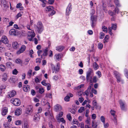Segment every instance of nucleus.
I'll use <instances>...</instances> for the list:
<instances>
[{
	"label": "nucleus",
	"mask_w": 128,
	"mask_h": 128,
	"mask_svg": "<svg viewBox=\"0 0 128 128\" xmlns=\"http://www.w3.org/2000/svg\"><path fill=\"white\" fill-rule=\"evenodd\" d=\"M12 117V116L10 115L8 116V117H7V119H8V122H10L12 120V118H11Z\"/></svg>",
	"instance_id": "nucleus-62"
},
{
	"label": "nucleus",
	"mask_w": 128,
	"mask_h": 128,
	"mask_svg": "<svg viewBox=\"0 0 128 128\" xmlns=\"http://www.w3.org/2000/svg\"><path fill=\"white\" fill-rule=\"evenodd\" d=\"M54 10L53 6H49L46 7V11H50L52 10Z\"/></svg>",
	"instance_id": "nucleus-25"
},
{
	"label": "nucleus",
	"mask_w": 128,
	"mask_h": 128,
	"mask_svg": "<svg viewBox=\"0 0 128 128\" xmlns=\"http://www.w3.org/2000/svg\"><path fill=\"white\" fill-rule=\"evenodd\" d=\"M80 126V128H84V124L83 122H81L80 123H79L78 126Z\"/></svg>",
	"instance_id": "nucleus-50"
},
{
	"label": "nucleus",
	"mask_w": 128,
	"mask_h": 128,
	"mask_svg": "<svg viewBox=\"0 0 128 128\" xmlns=\"http://www.w3.org/2000/svg\"><path fill=\"white\" fill-rule=\"evenodd\" d=\"M73 122L74 124H77L78 126V124L79 123L78 121L75 119H74L73 120Z\"/></svg>",
	"instance_id": "nucleus-40"
},
{
	"label": "nucleus",
	"mask_w": 128,
	"mask_h": 128,
	"mask_svg": "<svg viewBox=\"0 0 128 128\" xmlns=\"http://www.w3.org/2000/svg\"><path fill=\"white\" fill-rule=\"evenodd\" d=\"M124 72H125V76L128 79V71L127 70H125Z\"/></svg>",
	"instance_id": "nucleus-58"
},
{
	"label": "nucleus",
	"mask_w": 128,
	"mask_h": 128,
	"mask_svg": "<svg viewBox=\"0 0 128 128\" xmlns=\"http://www.w3.org/2000/svg\"><path fill=\"white\" fill-rule=\"evenodd\" d=\"M37 27L38 32L39 33H41L43 30V28L42 24L40 21L38 22L37 24Z\"/></svg>",
	"instance_id": "nucleus-8"
},
{
	"label": "nucleus",
	"mask_w": 128,
	"mask_h": 128,
	"mask_svg": "<svg viewBox=\"0 0 128 128\" xmlns=\"http://www.w3.org/2000/svg\"><path fill=\"white\" fill-rule=\"evenodd\" d=\"M71 6V4L70 3L68 6L66 8V10L70 12L71 11V9L72 8H70Z\"/></svg>",
	"instance_id": "nucleus-49"
},
{
	"label": "nucleus",
	"mask_w": 128,
	"mask_h": 128,
	"mask_svg": "<svg viewBox=\"0 0 128 128\" xmlns=\"http://www.w3.org/2000/svg\"><path fill=\"white\" fill-rule=\"evenodd\" d=\"M44 89L42 88H40L39 90V92L41 94H42L44 92Z\"/></svg>",
	"instance_id": "nucleus-56"
},
{
	"label": "nucleus",
	"mask_w": 128,
	"mask_h": 128,
	"mask_svg": "<svg viewBox=\"0 0 128 128\" xmlns=\"http://www.w3.org/2000/svg\"><path fill=\"white\" fill-rule=\"evenodd\" d=\"M52 69V72L54 73L55 71V73H57L60 70V64L59 63H58L56 65V67L55 68L54 66L52 64H50Z\"/></svg>",
	"instance_id": "nucleus-2"
},
{
	"label": "nucleus",
	"mask_w": 128,
	"mask_h": 128,
	"mask_svg": "<svg viewBox=\"0 0 128 128\" xmlns=\"http://www.w3.org/2000/svg\"><path fill=\"white\" fill-rule=\"evenodd\" d=\"M22 112V108H18L16 110L15 113L16 115L17 116H18L21 114Z\"/></svg>",
	"instance_id": "nucleus-16"
},
{
	"label": "nucleus",
	"mask_w": 128,
	"mask_h": 128,
	"mask_svg": "<svg viewBox=\"0 0 128 128\" xmlns=\"http://www.w3.org/2000/svg\"><path fill=\"white\" fill-rule=\"evenodd\" d=\"M8 108L6 107H4L2 110V114L3 116L6 114L8 112Z\"/></svg>",
	"instance_id": "nucleus-15"
},
{
	"label": "nucleus",
	"mask_w": 128,
	"mask_h": 128,
	"mask_svg": "<svg viewBox=\"0 0 128 128\" xmlns=\"http://www.w3.org/2000/svg\"><path fill=\"white\" fill-rule=\"evenodd\" d=\"M93 104L94 107L96 109H97L98 106L96 100H94L93 101Z\"/></svg>",
	"instance_id": "nucleus-30"
},
{
	"label": "nucleus",
	"mask_w": 128,
	"mask_h": 128,
	"mask_svg": "<svg viewBox=\"0 0 128 128\" xmlns=\"http://www.w3.org/2000/svg\"><path fill=\"white\" fill-rule=\"evenodd\" d=\"M0 68L1 70L2 71H4L5 69V66L3 64H1L0 65Z\"/></svg>",
	"instance_id": "nucleus-38"
},
{
	"label": "nucleus",
	"mask_w": 128,
	"mask_h": 128,
	"mask_svg": "<svg viewBox=\"0 0 128 128\" xmlns=\"http://www.w3.org/2000/svg\"><path fill=\"white\" fill-rule=\"evenodd\" d=\"M12 46L14 49H17L19 48V44L16 42H13L12 43Z\"/></svg>",
	"instance_id": "nucleus-20"
},
{
	"label": "nucleus",
	"mask_w": 128,
	"mask_h": 128,
	"mask_svg": "<svg viewBox=\"0 0 128 128\" xmlns=\"http://www.w3.org/2000/svg\"><path fill=\"white\" fill-rule=\"evenodd\" d=\"M54 0H48V3L50 4H52L54 3Z\"/></svg>",
	"instance_id": "nucleus-60"
},
{
	"label": "nucleus",
	"mask_w": 128,
	"mask_h": 128,
	"mask_svg": "<svg viewBox=\"0 0 128 128\" xmlns=\"http://www.w3.org/2000/svg\"><path fill=\"white\" fill-rule=\"evenodd\" d=\"M12 64L10 62H6V66L8 67H10L11 65Z\"/></svg>",
	"instance_id": "nucleus-55"
},
{
	"label": "nucleus",
	"mask_w": 128,
	"mask_h": 128,
	"mask_svg": "<svg viewBox=\"0 0 128 128\" xmlns=\"http://www.w3.org/2000/svg\"><path fill=\"white\" fill-rule=\"evenodd\" d=\"M18 71L16 69H14L12 71V74H14L16 75L18 73Z\"/></svg>",
	"instance_id": "nucleus-48"
},
{
	"label": "nucleus",
	"mask_w": 128,
	"mask_h": 128,
	"mask_svg": "<svg viewBox=\"0 0 128 128\" xmlns=\"http://www.w3.org/2000/svg\"><path fill=\"white\" fill-rule=\"evenodd\" d=\"M83 93V92L82 90V91L78 92L77 94L79 96H81L82 95Z\"/></svg>",
	"instance_id": "nucleus-63"
},
{
	"label": "nucleus",
	"mask_w": 128,
	"mask_h": 128,
	"mask_svg": "<svg viewBox=\"0 0 128 128\" xmlns=\"http://www.w3.org/2000/svg\"><path fill=\"white\" fill-rule=\"evenodd\" d=\"M119 103L121 110L124 111L126 110H127V106L125 102L120 100L119 101Z\"/></svg>",
	"instance_id": "nucleus-3"
},
{
	"label": "nucleus",
	"mask_w": 128,
	"mask_h": 128,
	"mask_svg": "<svg viewBox=\"0 0 128 128\" xmlns=\"http://www.w3.org/2000/svg\"><path fill=\"white\" fill-rule=\"evenodd\" d=\"M116 28L117 26L116 24H111V27H109L108 28H111L112 29H112L115 30L116 29Z\"/></svg>",
	"instance_id": "nucleus-26"
},
{
	"label": "nucleus",
	"mask_w": 128,
	"mask_h": 128,
	"mask_svg": "<svg viewBox=\"0 0 128 128\" xmlns=\"http://www.w3.org/2000/svg\"><path fill=\"white\" fill-rule=\"evenodd\" d=\"M39 116V115L38 114L35 115L34 118V121H38L40 118Z\"/></svg>",
	"instance_id": "nucleus-22"
},
{
	"label": "nucleus",
	"mask_w": 128,
	"mask_h": 128,
	"mask_svg": "<svg viewBox=\"0 0 128 128\" xmlns=\"http://www.w3.org/2000/svg\"><path fill=\"white\" fill-rule=\"evenodd\" d=\"M4 22H9V19L8 18H4Z\"/></svg>",
	"instance_id": "nucleus-64"
},
{
	"label": "nucleus",
	"mask_w": 128,
	"mask_h": 128,
	"mask_svg": "<svg viewBox=\"0 0 128 128\" xmlns=\"http://www.w3.org/2000/svg\"><path fill=\"white\" fill-rule=\"evenodd\" d=\"M119 12V9L116 6L114 8L113 12L111 10H109L108 11V12L110 15L111 16H112L115 15L116 13L118 14Z\"/></svg>",
	"instance_id": "nucleus-6"
},
{
	"label": "nucleus",
	"mask_w": 128,
	"mask_h": 128,
	"mask_svg": "<svg viewBox=\"0 0 128 128\" xmlns=\"http://www.w3.org/2000/svg\"><path fill=\"white\" fill-rule=\"evenodd\" d=\"M110 113L114 117V121H116V116L115 115V111L113 110H111L110 111Z\"/></svg>",
	"instance_id": "nucleus-32"
},
{
	"label": "nucleus",
	"mask_w": 128,
	"mask_h": 128,
	"mask_svg": "<svg viewBox=\"0 0 128 128\" xmlns=\"http://www.w3.org/2000/svg\"><path fill=\"white\" fill-rule=\"evenodd\" d=\"M95 12V10L94 9H92L91 10L90 14L91 16H94V14Z\"/></svg>",
	"instance_id": "nucleus-54"
},
{
	"label": "nucleus",
	"mask_w": 128,
	"mask_h": 128,
	"mask_svg": "<svg viewBox=\"0 0 128 128\" xmlns=\"http://www.w3.org/2000/svg\"><path fill=\"white\" fill-rule=\"evenodd\" d=\"M1 40L3 43L5 44H8V42L7 37L5 36H2Z\"/></svg>",
	"instance_id": "nucleus-14"
},
{
	"label": "nucleus",
	"mask_w": 128,
	"mask_h": 128,
	"mask_svg": "<svg viewBox=\"0 0 128 128\" xmlns=\"http://www.w3.org/2000/svg\"><path fill=\"white\" fill-rule=\"evenodd\" d=\"M52 94L51 93L47 94H46V96L50 98H52Z\"/></svg>",
	"instance_id": "nucleus-52"
},
{
	"label": "nucleus",
	"mask_w": 128,
	"mask_h": 128,
	"mask_svg": "<svg viewBox=\"0 0 128 128\" xmlns=\"http://www.w3.org/2000/svg\"><path fill=\"white\" fill-rule=\"evenodd\" d=\"M28 33H30V34H28V36L31 37L30 38H28V40L30 41H31L32 40V38L35 36V34L33 31H31V32H29Z\"/></svg>",
	"instance_id": "nucleus-11"
},
{
	"label": "nucleus",
	"mask_w": 128,
	"mask_h": 128,
	"mask_svg": "<svg viewBox=\"0 0 128 128\" xmlns=\"http://www.w3.org/2000/svg\"><path fill=\"white\" fill-rule=\"evenodd\" d=\"M3 126L4 127L6 128H9V124L8 122H4L3 124Z\"/></svg>",
	"instance_id": "nucleus-37"
},
{
	"label": "nucleus",
	"mask_w": 128,
	"mask_h": 128,
	"mask_svg": "<svg viewBox=\"0 0 128 128\" xmlns=\"http://www.w3.org/2000/svg\"><path fill=\"white\" fill-rule=\"evenodd\" d=\"M100 120L104 124V123L105 119L104 117L103 116H102L100 117Z\"/></svg>",
	"instance_id": "nucleus-45"
},
{
	"label": "nucleus",
	"mask_w": 128,
	"mask_h": 128,
	"mask_svg": "<svg viewBox=\"0 0 128 128\" xmlns=\"http://www.w3.org/2000/svg\"><path fill=\"white\" fill-rule=\"evenodd\" d=\"M56 59L59 60L61 58V55L59 54H56L55 55Z\"/></svg>",
	"instance_id": "nucleus-35"
},
{
	"label": "nucleus",
	"mask_w": 128,
	"mask_h": 128,
	"mask_svg": "<svg viewBox=\"0 0 128 128\" xmlns=\"http://www.w3.org/2000/svg\"><path fill=\"white\" fill-rule=\"evenodd\" d=\"M7 75L6 73L2 75V80L5 81L7 80Z\"/></svg>",
	"instance_id": "nucleus-29"
},
{
	"label": "nucleus",
	"mask_w": 128,
	"mask_h": 128,
	"mask_svg": "<svg viewBox=\"0 0 128 128\" xmlns=\"http://www.w3.org/2000/svg\"><path fill=\"white\" fill-rule=\"evenodd\" d=\"M34 52L32 50H31L30 51V57L32 58L33 57L32 54H33Z\"/></svg>",
	"instance_id": "nucleus-61"
},
{
	"label": "nucleus",
	"mask_w": 128,
	"mask_h": 128,
	"mask_svg": "<svg viewBox=\"0 0 128 128\" xmlns=\"http://www.w3.org/2000/svg\"><path fill=\"white\" fill-rule=\"evenodd\" d=\"M100 39H103L105 35V34L102 32H100Z\"/></svg>",
	"instance_id": "nucleus-42"
},
{
	"label": "nucleus",
	"mask_w": 128,
	"mask_h": 128,
	"mask_svg": "<svg viewBox=\"0 0 128 128\" xmlns=\"http://www.w3.org/2000/svg\"><path fill=\"white\" fill-rule=\"evenodd\" d=\"M16 63L18 64H21V66H22V61L20 59L18 58L16 59L15 61Z\"/></svg>",
	"instance_id": "nucleus-28"
},
{
	"label": "nucleus",
	"mask_w": 128,
	"mask_h": 128,
	"mask_svg": "<svg viewBox=\"0 0 128 128\" xmlns=\"http://www.w3.org/2000/svg\"><path fill=\"white\" fill-rule=\"evenodd\" d=\"M92 128H94V127H96V128H97V125L96 122L94 121V120L92 122Z\"/></svg>",
	"instance_id": "nucleus-36"
},
{
	"label": "nucleus",
	"mask_w": 128,
	"mask_h": 128,
	"mask_svg": "<svg viewBox=\"0 0 128 128\" xmlns=\"http://www.w3.org/2000/svg\"><path fill=\"white\" fill-rule=\"evenodd\" d=\"M114 73L117 79V82L118 83L119 82L121 81L122 79L120 77V74L118 72L116 71H114Z\"/></svg>",
	"instance_id": "nucleus-5"
},
{
	"label": "nucleus",
	"mask_w": 128,
	"mask_h": 128,
	"mask_svg": "<svg viewBox=\"0 0 128 128\" xmlns=\"http://www.w3.org/2000/svg\"><path fill=\"white\" fill-rule=\"evenodd\" d=\"M103 45L100 42L98 45V48L100 49H101L103 48Z\"/></svg>",
	"instance_id": "nucleus-39"
},
{
	"label": "nucleus",
	"mask_w": 128,
	"mask_h": 128,
	"mask_svg": "<svg viewBox=\"0 0 128 128\" xmlns=\"http://www.w3.org/2000/svg\"><path fill=\"white\" fill-rule=\"evenodd\" d=\"M54 109L56 112H58L61 110L62 107L60 104H57L54 106Z\"/></svg>",
	"instance_id": "nucleus-12"
},
{
	"label": "nucleus",
	"mask_w": 128,
	"mask_h": 128,
	"mask_svg": "<svg viewBox=\"0 0 128 128\" xmlns=\"http://www.w3.org/2000/svg\"><path fill=\"white\" fill-rule=\"evenodd\" d=\"M56 50L59 52L62 51L64 49V47L62 46H58L56 47Z\"/></svg>",
	"instance_id": "nucleus-21"
},
{
	"label": "nucleus",
	"mask_w": 128,
	"mask_h": 128,
	"mask_svg": "<svg viewBox=\"0 0 128 128\" xmlns=\"http://www.w3.org/2000/svg\"><path fill=\"white\" fill-rule=\"evenodd\" d=\"M67 118L69 120H72V118L70 114H68L67 115Z\"/></svg>",
	"instance_id": "nucleus-46"
},
{
	"label": "nucleus",
	"mask_w": 128,
	"mask_h": 128,
	"mask_svg": "<svg viewBox=\"0 0 128 128\" xmlns=\"http://www.w3.org/2000/svg\"><path fill=\"white\" fill-rule=\"evenodd\" d=\"M46 80H44L42 81L41 82V84H42L44 86H46L48 84H46Z\"/></svg>",
	"instance_id": "nucleus-53"
},
{
	"label": "nucleus",
	"mask_w": 128,
	"mask_h": 128,
	"mask_svg": "<svg viewBox=\"0 0 128 128\" xmlns=\"http://www.w3.org/2000/svg\"><path fill=\"white\" fill-rule=\"evenodd\" d=\"M38 55L39 56H41V54H42L43 53V51L42 50H38Z\"/></svg>",
	"instance_id": "nucleus-57"
},
{
	"label": "nucleus",
	"mask_w": 128,
	"mask_h": 128,
	"mask_svg": "<svg viewBox=\"0 0 128 128\" xmlns=\"http://www.w3.org/2000/svg\"><path fill=\"white\" fill-rule=\"evenodd\" d=\"M9 94L8 95V98H11L13 97L16 94V92L15 90H12V91L9 93Z\"/></svg>",
	"instance_id": "nucleus-17"
},
{
	"label": "nucleus",
	"mask_w": 128,
	"mask_h": 128,
	"mask_svg": "<svg viewBox=\"0 0 128 128\" xmlns=\"http://www.w3.org/2000/svg\"><path fill=\"white\" fill-rule=\"evenodd\" d=\"M32 70L31 69H30L29 71L28 72L27 74L30 77H31L32 75Z\"/></svg>",
	"instance_id": "nucleus-47"
},
{
	"label": "nucleus",
	"mask_w": 128,
	"mask_h": 128,
	"mask_svg": "<svg viewBox=\"0 0 128 128\" xmlns=\"http://www.w3.org/2000/svg\"><path fill=\"white\" fill-rule=\"evenodd\" d=\"M94 75L93 70L91 68H89L88 71L86 72V78L87 82H92V79Z\"/></svg>",
	"instance_id": "nucleus-1"
},
{
	"label": "nucleus",
	"mask_w": 128,
	"mask_h": 128,
	"mask_svg": "<svg viewBox=\"0 0 128 128\" xmlns=\"http://www.w3.org/2000/svg\"><path fill=\"white\" fill-rule=\"evenodd\" d=\"M23 90L25 92L29 91L30 90V86L28 85L23 86Z\"/></svg>",
	"instance_id": "nucleus-18"
},
{
	"label": "nucleus",
	"mask_w": 128,
	"mask_h": 128,
	"mask_svg": "<svg viewBox=\"0 0 128 128\" xmlns=\"http://www.w3.org/2000/svg\"><path fill=\"white\" fill-rule=\"evenodd\" d=\"M96 74L98 75V77L99 78H100L101 76V72L98 71L96 72Z\"/></svg>",
	"instance_id": "nucleus-59"
},
{
	"label": "nucleus",
	"mask_w": 128,
	"mask_h": 128,
	"mask_svg": "<svg viewBox=\"0 0 128 128\" xmlns=\"http://www.w3.org/2000/svg\"><path fill=\"white\" fill-rule=\"evenodd\" d=\"M97 17L95 16H91V26L92 28H94V26L95 22L96 21Z\"/></svg>",
	"instance_id": "nucleus-9"
},
{
	"label": "nucleus",
	"mask_w": 128,
	"mask_h": 128,
	"mask_svg": "<svg viewBox=\"0 0 128 128\" xmlns=\"http://www.w3.org/2000/svg\"><path fill=\"white\" fill-rule=\"evenodd\" d=\"M58 122H62V123L64 124L66 122L65 120L64 119V118H60V119H59V118H58Z\"/></svg>",
	"instance_id": "nucleus-34"
},
{
	"label": "nucleus",
	"mask_w": 128,
	"mask_h": 128,
	"mask_svg": "<svg viewBox=\"0 0 128 128\" xmlns=\"http://www.w3.org/2000/svg\"><path fill=\"white\" fill-rule=\"evenodd\" d=\"M26 48V47L25 45H22L20 50L16 52V54H19L20 53L22 52L25 50Z\"/></svg>",
	"instance_id": "nucleus-13"
},
{
	"label": "nucleus",
	"mask_w": 128,
	"mask_h": 128,
	"mask_svg": "<svg viewBox=\"0 0 128 128\" xmlns=\"http://www.w3.org/2000/svg\"><path fill=\"white\" fill-rule=\"evenodd\" d=\"M10 102L11 103L16 106H19L21 104V102L19 99L16 98H12L10 100Z\"/></svg>",
	"instance_id": "nucleus-4"
},
{
	"label": "nucleus",
	"mask_w": 128,
	"mask_h": 128,
	"mask_svg": "<svg viewBox=\"0 0 128 128\" xmlns=\"http://www.w3.org/2000/svg\"><path fill=\"white\" fill-rule=\"evenodd\" d=\"M114 1L116 6H120V5L119 3V0H114Z\"/></svg>",
	"instance_id": "nucleus-33"
},
{
	"label": "nucleus",
	"mask_w": 128,
	"mask_h": 128,
	"mask_svg": "<svg viewBox=\"0 0 128 128\" xmlns=\"http://www.w3.org/2000/svg\"><path fill=\"white\" fill-rule=\"evenodd\" d=\"M92 66L93 68L95 70H97L98 68V66L96 62H94L93 63Z\"/></svg>",
	"instance_id": "nucleus-23"
},
{
	"label": "nucleus",
	"mask_w": 128,
	"mask_h": 128,
	"mask_svg": "<svg viewBox=\"0 0 128 128\" xmlns=\"http://www.w3.org/2000/svg\"><path fill=\"white\" fill-rule=\"evenodd\" d=\"M102 28L104 32L106 33L108 31L107 27L105 26H103L102 27Z\"/></svg>",
	"instance_id": "nucleus-41"
},
{
	"label": "nucleus",
	"mask_w": 128,
	"mask_h": 128,
	"mask_svg": "<svg viewBox=\"0 0 128 128\" xmlns=\"http://www.w3.org/2000/svg\"><path fill=\"white\" fill-rule=\"evenodd\" d=\"M84 110V107H81L78 110V112H79L81 113Z\"/></svg>",
	"instance_id": "nucleus-43"
},
{
	"label": "nucleus",
	"mask_w": 128,
	"mask_h": 128,
	"mask_svg": "<svg viewBox=\"0 0 128 128\" xmlns=\"http://www.w3.org/2000/svg\"><path fill=\"white\" fill-rule=\"evenodd\" d=\"M70 98V97L68 95L65 97L64 100L68 102L69 101Z\"/></svg>",
	"instance_id": "nucleus-44"
},
{
	"label": "nucleus",
	"mask_w": 128,
	"mask_h": 128,
	"mask_svg": "<svg viewBox=\"0 0 128 128\" xmlns=\"http://www.w3.org/2000/svg\"><path fill=\"white\" fill-rule=\"evenodd\" d=\"M92 82H90V83L91 84H90L91 85H92V84L93 82L94 83H96L97 81V78L96 76H94L93 78H92Z\"/></svg>",
	"instance_id": "nucleus-24"
},
{
	"label": "nucleus",
	"mask_w": 128,
	"mask_h": 128,
	"mask_svg": "<svg viewBox=\"0 0 128 128\" xmlns=\"http://www.w3.org/2000/svg\"><path fill=\"white\" fill-rule=\"evenodd\" d=\"M109 38V36L108 35H106L104 39L103 40L104 42V43H105L106 42H108Z\"/></svg>",
	"instance_id": "nucleus-31"
},
{
	"label": "nucleus",
	"mask_w": 128,
	"mask_h": 128,
	"mask_svg": "<svg viewBox=\"0 0 128 128\" xmlns=\"http://www.w3.org/2000/svg\"><path fill=\"white\" fill-rule=\"evenodd\" d=\"M29 127L28 122L26 121L24 122V126H22V128H29Z\"/></svg>",
	"instance_id": "nucleus-27"
},
{
	"label": "nucleus",
	"mask_w": 128,
	"mask_h": 128,
	"mask_svg": "<svg viewBox=\"0 0 128 128\" xmlns=\"http://www.w3.org/2000/svg\"><path fill=\"white\" fill-rule=\"evenodd\" d=\"M48 48L46 47L44 50L43 53L41 55V58H44L45 57L47 56L48 55Z\"/></svg>",
	"instance_id": "nucleus-10"
},
{
	"label": "nucleus",
	"mask_w": 128,
	"mask_h": 128,
	"mask_svg": "<svg viewBox=\"0 0 128 128\" xmlns=\"http://www.w3.org/2000/svg\"><path fill=\"white\" fill-rule=\"evenodd\" d=\"M15 124L17 125H19L20 124H21V121L20 120H17L15 122Z\"/></svg>",
	"instance_id": "nucleus-51"
},
{
	"label": "nucleus",
	"mask_w": 128,
	"mask_h": 128,
	"mask_svg": "<svg viewBox=\"0 0 128 128\" xmlns=\"http://www.w3.org/2000/svg\"><path fill=\"white\" fill-rule=\"evenodd\" d=\"M9 34L11 35L16 36V31L14 29H12L9 31Z\"/></svg>",
	"instance_id": "nucleus-19"
},
{
	"label": "nucleus",
	"mask_w": 128,
	"mask_h": 128,
	"mask_svg": "<svg viewBox=\"0 0 128 128\" xmlns=\"http://www.w3.org/2000/svg\"><path fill=\"white\" fill-rule=\"evenodd\" d=\"M33 110V107L31 105H28L27 106L25 110V112L26 114H30L32 112Z\"/></svg>",
	"instance_id": "nucleus-7"
}]
</instances>
